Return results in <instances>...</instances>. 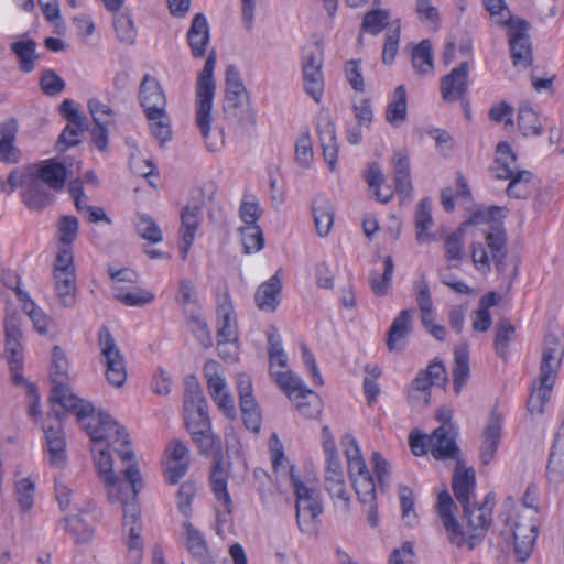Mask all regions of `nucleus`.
<instances>
[{
  "mask_svg": "<svg viewBox=\"0 0 564 564\" xmlns=\"http://www.w3.org/2000/svg\"><path fill=\"white\" fill-rule=\"evenodd\" d=\"M10 48L17 55L21 70L25 73L33 70L36 59V43L34 40L23 34L15 42L11 43Z\"/></svg>",
  "mask_w": 564,
  "mask_h": 564,
  "instance_id": "49",
  "label": "nucleus"
},
{
  "mask_svg": "<svg viewBox=\"0 0 564 564\" xmlns=\"http://www.w3.org/2000/svg\"><path fill=\"white\" fill-rule=\"evenodd\" d=\"M229 470L220 457H215L210 471V487L216 499V516L220 523L229 520L232 511V501L228 492Z\"/></svg>",
  "mask_w": 564,
  "mask_h": 564,
  "instance_id": "16",
  "label": "nucleus"
},
{
  "mask_svg": "<svg viewBox=\"0 0 564 564\" xmlns=\"http://www.w3.org/2000/svg\"><path fill=\"white\" fill-rule=\"evenodd\" d=\"M138 234L145 240L158 243L162 240V231L158 224L145 214H139L135 218Z\"/></svg>",
  "mask_w": 564,
  "mask_h": 564,
  "instance_id": "61",
  "label": "nucleus"
},
{
  "mask_svg": "<svg viewBox=\"0 0 564 564\" xmlns=\"http://www.w3.org/2000/svg\"><path fill=\"white\" fill-rule=\"evenodd\" d=\"M152 135L164 144L172 139L171 119L166 110L145 113Z\"/></svg>",
  "mask_w": 564,
  "mask_h": 564,
  "instance_id": "52",
  "label": "nucleus"
},
{
  "mask_svg": "<svg viewBox=\"0 0 564 564\" xmlns=\"http://www.w3.org/2000/svg\"><path fill=\"white\" fill-rule=\"evenodd\" d=\"M325 488L335 506L344 510L349 509L351 500L346 485L345 473L325 475Z\"/></svg>",
  "mask_w": 564,
  "mask_h": 564,
  "instance_id": "48",
  "label": "nucleus"
},
{
  "mask_svg": "<svg viewBox=\"0 0 564 564\" xmlns=\"http://www.w3.org/2000/svg\"><path fill=\"white\" fill-rule=\"evenodd\" d=\"M476 486V477L473 468H467L460 462L457 463L453 476V490L456 499L463 508L470 505V498Z\"/></svg>",
  "mask_w": 564,
  "mask_h": 564,
  "instance_id": "34",
  "label": "nucleus"
},
{
  "mask_svg": "<svg viewBox=\"0 0 564 564\" xmlns=\"http://www.w3.org/2000/svg\"><path fill=\"white\" fill-rule=\"evenodd\" d=\"M200 210L198 207H185L181 214L180 253L183 260L188 256L199 226Z\"/></svg>",
  "mask_w": 564,
  "mask_h": 564,
  "instance_id": "35",
  "label": "nucleus"
},
{
  "mask_svg": "<svg viewBox=\"0 0 564 564\" xmlns=\"http://www.w3.org/2000/svg\"><path fill=\"white\" fill-rule=\"evenodd\" d=\"M389 19L390 12L388 10H371L364 17L362 29L370 34H379L388 24Z\"/></svg>",
  "mask_w": 564,
  "mask_h": 564,
  "instance_id": "62",
  "label": "nucleus"
},
{
  "mask_svg": "<svg viewBox=\"0 0 564 564\" xmlns=\"http://www.w3.org/2000/svg\"><path fill=\"white\" fill-rule=\"evenodd\" d=\"M538 489L534 486L527 488L522 501L511 500L505 503L503 534L513 540V553L518 562H525L532 554L539 534Z\"/></svg>",
  "mask_w": 564,
  "mask_h": 564,
  "instance_id": "3",
  "label": "nucleus"
},
{
  "mask_svg": "<svg viewBox=\"0 0 564 564\" xmlns=\"http://www.w3.org/2000/svg\"><path fill=\"white\" fill-rule=\"evenodd\" d=\"M291 485L295 495L296 520L302 532H310L314 521L323 512L321 495L316 479L302 476L291 469Z\"/></svg>",
  "mask_w": 564,
  "mask_h": 564,
  "instance_id": "8",
  "label": "nucleus"
},
{
  "mask_svg": "<svg viewBox=\"0 0 564 564\" xmlns=\"http://www.w3.org/2000/svg\"><path fill=\"white\" fill-rule=\"evenodd\" d=\"M36 477H24L15 481L14 498L22 517L28 516L35 501Z\"/></svg>",
  "mask_w": 564,
  "mask_h": 564,
  "instance_id": "44",
  "label": "nucleus"
},
{
  "mask_svg": "<svg viewBox=\"0 0 564 564\" xmlns=\"http://www.w3.org/2000/svg\"><path fill=\"white\" fill-rule=\"evenodd\" d=\"M45 438V459L51 467L63 468L67 463L66 440L64 431L57 426H43Z\"/></svg>",
  "mask_w": 564,
  "mask_h": 564,
  "instance_id": "27",
  "label": "nucleus"
},
{
  "mask_svg": "<svg viewBox=\"0 0 564 564\" xmlns=\"http://www.w3.org/2000/svg\"><path fill=\"white\" fill-rule=\"evenodd\" d=\"M394 270L393 260L390 256L384 257L382 263V272L373 269L369 275V284L372 292L377 296H384L389 289L392 280Z\"/></svg>",
  "mask_w": 564,
  "mask_h": 564,
  "instance_id": "51",
  "label": "nucleus"
},
{
  "mask_svg": "<svg viewBox=\"0 0 564 564\" xmlns=\"http://www.w3.org/2000/svg\"><path fill=\"white\" fill-rule=\"evenodd\" d=\"M413 291L421 312L423 326L433 337L438 340H444L446 337V329L443 325L435 323L431 292L424 276H421L413 282Z\"/></svg>",
  "mask_w": 564,
  "mask_h": 564,
  "instance_id": "22",
  "label": "nucleus"
},
{
  "mask_svg": "<svg viewBox=\"0 0 564 564\" xmlns=\"http://www.w3.org/2000/svg\"><path fill=\"white\" fill-rule=\"evenodd\" d=\"M468 72L469 63L463 62L458 67L443 77L441 82V93L444 100L456 101L463 97L468 88Z\"/></svg>",
  "mask_w": 564,
  "mask_h": 564,
  "instance_id": "30",
  "label": "nucleus"
},
{
  "mask_svg": "<svg viewBox=\"0 0 564 564\" xmlns=\"http://www.w3.org/2000/svg\"><path fill=\"white\" fill-rule=\"evenodd\" d=\"M119 503L122 506L123 511V530L129 531V535L126 541L128 547V560L131 564H140L143 557V541L140 536L141 520L137 499H128Z\"/></svg>",
  "mask_w": 564,
  "mask_h": 564,
  "instance_id": "15",
  "label": "nucleus"
},
{
  "mask_svg": "<svg viewBox=\"0 0 564 564\" xmlns=\"http://www.w3.org/2000/svg\"><path fill=\"white\" fill-rule=\"evenodd\" d=\"M69 364L64 350L59 346H54L52 350V362L50 377L52 380L51 402L58 404L63 409L69 406L68 403H75L80 398L77 397L69 386Z\"/></svg>",
  "mask_w": 564,
  "mask_h": 564,
  "instance_id": "11",
  "label": "nucleus"
},
{
  "mask_svg": "<svg viewBox=\"0 0 564 564\" xmlns=\"http://www.w3.org/2000/svg\"><path fill=\"white\" fill-rule=\"evenodd\" d=\"M429 451L436 459H446L455 456L457 446L455 431L452 425H442L429 436Z\"/></svg>",
  "mask_w": 564,
  "mask_h": 564,
  "instance_id": "31",
  "label": "nucleus"
},
{
  "mask_svg": "<svg viewBox=\"0 0 564 564\" xmlns=\"http://www.w3.org/2000/svg\"><path fill=\"white\" fill-rule=\"evenodd\" d=\"M245 95V86L241 82L239 72L234 66H228L226 70V98L234 106H238Z\"/></svg>",
  "mask_w": 564,
  "mask_h": 564,
  "instance_id": "59",
  "label": "nucleus"
},
{
  "mask_svg": "<svg viewBox=\"0 0 564 564\" xmlns=\"http://www.w3.org/2000/svg\"><path fill=\"white\" fill-rule=\"evenodd\" d=\"M162 467L166 481L177 484L187 473L189 467V452L178 440L171 441L165 447L162 457Z\"/></svg>",
  "mask_w": 564,
  "mask_h": 564,
  "instance_id": "20",
  "label": "nucleus"
},
{
  "mask_svg": "<svg viewBox=\"0 0 564 564\" xmlns=\"http://www.w3.org/2000/svg\"><path fill=\"white\" fill-rule=\"evenodd\" d=\"M268 356H269V376L274 377L275 373H282L290 370L289 357L285 352L281 338L278 334L271 333L268 336Z\"/></svg>",
  "mask_w": 564,
  "mask_h": 564,
  "instance_id": "43",
  "label": "nucleus"
},
{
  "mask_svg": "<svg viewBox=\"0 0 564 564\" xmlns=\"http://www.w3.org/2000/svg\"><path fill=\"white\" fill-rule=\"evenodd\" d=\"M408 117V98L403 85H399L388 97L386 120L393 127H400Z\"/></svg>",
  "mask_w": 564,
  "mask_h": 564,
  "instance_id": "38",
  "label": "nucleus"
},
{
  "mask_svg": "<svg viewBox=\"0 0 564 564\" xmlns=\"http://www.w3.org/2000/svg\"><path fill=\"white\" fill-rule=\"evenodd\" d=\"M78 234V220L74 216H63L58 221V243L70 247Z\"/></svg>",
  "mask_w": 564,
  "mask_h": 564,
  "instance_id": "64",
  "label": "nucleus"
},
{
  "mask_svg": "<svg viewBox=\"0 0 564 564\" xmlns=\"http://www.w3.org/2000/svg\"><path fill=\"white\" fill-rule=\"evenodd\" d=\"M216 66V54L210 52L205 62L204 68L198 74L196 84V109L195 121L206 141L209 151H217L223 145L220 133L212 135V110L216 89L214 70Z\"/></svg>",
  "mask_w": 564,
  "mask_h": 564,
  "instance_id": "6",
  "label": "nucleus"
},
{
  "mask_svg": "<svg viewBox=\"0 0 564 564\" xmlns=\"http://www.w3.org/2000/svg\"><path fill=\"white\" fill-rule=\"evenodd\" d=\"M392 162L395 173V189L404 198H408L411 196L412 192L408 154L402 150L395 151L392 158Z\"/></svg>",
  "mask_w": 564,
  "mask_h": 564,
  "instance_id": "42",
  "label": "nucleus"
},
{
  "mask_svg": "<svg viewBox=\"0 0 564 564\" xmlns=\"http://www.w3.org/2000/svg\"><path fill=\"white\" fill-rule=\"evenodd\" d=\"M75 273L62 272L59 274H54L55 292L59 303L65 307H69L75 303Z\"/></svg>",
  "mask_w": 564,
  "mask_h": 564,
  "instance_id": "55",
  "label": "nucleus"
},
{
  "mask_svg": "<svg viewBox=\"0 0 564 564\" xmlns=\"http://www.w3.org/2000/svg\"><path fill=\"white\" fill-rule=\"evenodd\" d=\"M28 166L50 189L61 191L64 187L67 177L66 167L56 159L44 160Z\"/></svg>",
  "mask_w": 564,
  "mask_h": 564,
  "instance_id": "29",
  "label": "nucleus"
},
{
  "mask_svg": "<svg viewBox=\"0 0 564 564\" xmlns=\"http://www.w3.org/2000/svg\"><path fill=\"white\" fill-rule=\"evenodd\" d=\"M139 100L144 113L166 110V97L159 80L145 75L139 89Z\"/></svg>",
  "mask_w": 564,
  "mask_h": 564,
  "instance_id": "28",
  "label": "nucleus"
},
{
  "mask_svg": "<svg viewBox=\"0 0 564 564\" xmlns=\"http://www.w3.org/2000/svg\"><path fill=\"white\" fill-rule=\"evenodd\" d=\"M316 131L323 149L324 160L328 170L333 173L337 170L338 145L335 124L328 109H319L316 116Z\"/></svg>",
  "mask_w": 564,
  "mask_h": 564,
  "instance_id": "18",
  "label": "nucleus"
},
{
  "mask_svg": "<svg viewBox=\"0 0 564 564\" xmlns=\"http://www.w3.org/2000/svg\"><path fill=\"white\" fill-rule=\"evenodd\" d=\"M112 446L90 445L94 465L107 497L111 503L137 499L143 487L142 477L135 464L129 462L124 468V479L113 470Z\"/></svg>",
  "mask_w": 564,
  "mask_h": 564,
  "instance_id": "4",
  "label": "nucleus"
},
{
  "mask_svg": "<svg viewBox=\"0 0 564 564\" xmlns=\"http://www.w3.org/2000/svg\"><path fill=\"white\" fill-rule=\"evenodd\" d=\"M340 445L347 460L349 479L357 498L362 505L369 506L367 516L368 523L371 527H377L379 523V517L376 503V479L368 468L357 440L352 435H344L340 441Z\"/></svg>",
  "mask_w": 564,
  "mask_h": 564,
  "instance_id": "5",
  "label": "nucleus"
},
{
  "mask_svg": "<svg viewBox=\"0 0 564 564\" xmlns=\"http://www.w3.org/2000/svg\"><path fill=\"white\" fill-rule=\"evenodd\" d=\"M412 64L414 69L421 75H429L433 73L434 63L432 44L429 40H423L413 47Z\"/></svg>",
  "mask_w": 564,
  "mask_h": 564,
  "instance_id": "54",
  "label": "nucleus"
},
{
  "mask_svg": "<svg viewBox=\"0 0 564 564\" xmlns=\"http://www.w3.org/2000/svg\"><path fill=\"white\" fill-rule=\"evenodd\" d=\"M506 28L514 66H530L532 62V51L528 34V22L521 18L509 19Z\"/></svg>",
  "mask_w": 564,
  "mask_h": 564,
  "instance_id": "17",
  "label": "nucleus"
},
{
  "mask_svg": "<svg viewBox=\"0 0 564 564\" xmlns=\"http://www.w3.org/2000/svg\"><path fill=\"white\" fill-rule=\"evenodd\" d=\"M113 29L117 39L123 43L131 45L137 37V28L129 12H117L113 14Z\"/></svg>",
  "mask_w": 564,
  "mask_h": 564,
  "instance_id": "56",
  "label": "nucleus"
},
{
  "mask_svg": "<svg viewBox=\"0 0 564 564\" xmlns=\"http://www.w3.org/2000/svg\"><path fill=\"white\" fill-rule=\"evenodd\" d=\"M11 278L12 282L8 284V286L14 289L17 297L22 305V310L31 319L35 332L41 336L53 335L56 327L53 317L45 313L25 291L19 288V285H13V280H18L17 275H12Z\"/></svg>",
  "mask_w": 564,
  "mask_h": 564,
  "instance_id": "23",
  "label": "nucleus"
},
{
  "mask_svg": "<svg viewBox=\"0 0 564 564\" xmlns=\"http://www.w3.org/2000/svg\"><path fill=\"white\" fill-rule=\"evenodd\" d=\"M492 173L499 180H509L507 193L510 197L520 198L527 196L529 192L528 183L532 174L529 171L518 169L516 154L507 141H501L497 144Z\"/></svg>",
  "mask_w": 564,
  "mask_h": 564,
  "instance_id": "9",
  "label": "nucleus"
},
{
  "mask_svg": "<svg viewBox=\"0 0 564 564\" xmlns=\"http://www.w3.org/2000/svg\"><path fill=\"white\" fill-rule=\"evenodd\" d=\"M334 206L325 196H318L313 203V217L316 232L319 237H326L334 224Z\"/></svg>",
  "mask_w": 564,
  "mask_h": 564,
  "instance_id": "40",
  "label": "nucleus"
},
{
  "mask_svg": "<svg viewBox=\"0 0 564 564\" xmlns=\"http://www.w3.org/2000/svg\"><path fill=\"white\" fill-rule=\"evenodd\" d=\"M8 194L21 189L22 200L30 209L41 210L53 202V196L45 184L29 166L14 169L8 176Z\"/></svg>",
  "mask_w": 564,
  "mask_h": 564,
  "instance_id": "10",
  "label": "nucleus"
},
{
  "mask_svg": "<svg viewBox=\"0 0 564 564\" xmlns=\"http://www.w3.org/2000/svg\"><path fill=\"white\" fill-rule=\"evenodd\" d=\"M15 126L13 123H4L0 126V161L7 163H15L20 155L14 148Z\"/></svg>",
  "mask_w": 564,
  "mask_h": 564,
  "instance_id": "53",
  "label": "nucleus"
},
{
  "mask_svg": "<svg viewBox=\"0 0 564 564\" xmlns=\"http://www.w3.org/2000/svg\"><path fill=\"white\" fill-rule=\"evenodd\" d=\"M187 42L194 57L200 58L206 55L209 44V24L203 13L194 15L187 32Z\"/></svg>",
  "mask_w": 564,
  "mask_h": 564,
  "instance_id": "32",
  "label": "nucleus"
},
{
  "mask_svg": "<svg viewBox=\"0 0 564 564\" xmlns=\"http://www.w3.org/2000/svg\"><path fill=\"white\" fill-rule=\"evenodd\" d=\"M469 378V354L466 344H458L454 348L453 384L456 393H459Z\"/></svg>",
  "mask_w": 564,
  "mask_h": 564,
  "instance_id": "45",
  "label": "nucleus"
},
{
  "mask_svg": "<svg viewBox=\"0 0 564 564\" xmlns=\"http://www.w3.org/2000/svg\"><path fill=\"white\" fill-rule=\"evenodd\" d=\"M501 438V422L498 417H490L485 426L481 441L479 458L484 465H488L494 459Z\"/></svg>",
  "mask_w": 564,
  "mask_h": 564,
  "instance_id": "37",
  "label": "nucleus"
},
{
  "mask_svg": "<svg viewBox=\"0 0 564 564\" xmlns=\"http://www.w3.org/2000/svg\"><path fill=\"white\" fill-rule=\"evenodd\" d=\"M271 379L289 400H295L296 397H305L311 393V389H308L305 382L292 370L275 373Z\"/></svg>",
  "mask_w": 564,
  "mask_h": 564,
  "instance_id": "41",
  "label": "nucleus"
},
{
  "mask_svg": "<svg viewBox=\"0 0 564 564\" xmlns=\"http://www.w3.org/2000/svg\"><path fill=\"white\" fill-rule=\"evenodd\" d=\"M501 213L498 207H488L479 209L473 214L470 219L464 223L458 230L452 232L445 240V256L449 262H458L463 257L464 235L469 226L484 225L481 231L486 235V242L490 249L492 259L499 272L507 279L512 280L518 274L519 259L513 257L502 259L506 246V232L500 223L496 221V216Z\"/></svg>",
  "mask_w": 564,
  "mask_h": 564,
  "instance_id": "1",
  "label": "nucleus"
},
{
  "mask_svg": "<svg viewBox=\"0 0 564 564\" xmlns=\"http://www.w3.org/2000/svg\"><path fill=\"white\" fill-rule=\"evenodd\" d=\"M272 466L278 474H288L291 477V469L294 470L284 455V448L278 435L273 433L269 440Z\"/></svg>",
  "mask_w": 564,
  "mask_h": 564,
  "instance_id": "60",
  "label": "nucleus"
},
{
  "mask_svg": "<svg viewBox=\"0 0 564 564\" xmlns=\"http://www.w3.org/2000/svg\"><path fill=\"white\" fill-rule=\"evenodd\" d=\"M516 340V329L507 319L500 321L497 326L495 348L498 355L505 356L509 344Z\"/></svg>",
  "mask_w": 564,
  "mask_h": 564,
  "instance_id": "63",
  "label": "nucleus"
},
{
  "mask_svg": "<svg viewBox=\"0 0 564 564\" xmlns=\"http://www.w3.org/2000/svg\"><path fill=\"white\" fill-rule=\"evenodd\" d=\"M68 404L65 410L76 415L80 429L90 440V445L110 444L122 462L132 460L133 452L124 426L109 413L95 409L89 401L82 398Z\"/></svg>",
  "mask_w": 564,
  "mask_h": 564,
  "instance_id": "2",
  "label": "nucleus"
},
{
  "mask_svg": "<svg viewBox=\"0 0 564 564\" xmlns=\"http://www.w3.org/2000/svg\"><path fill=\"white\" fill-rule=\"evenodd\" d=\"M182 535L187 552L198 564H216V556L209 549L202 531L186 521L182 528Z\"/></svg>",
  "mask_w": 564,
  "mask_h": 564,
  "instance_id": "26",
  "label": "nucleus"
},
{
  "mask_svg": "<svg viewBox=\"0 0 564 564\" xmlns=\"http://www.w3.org/2000/svg\"><path fill=\"white\" fill-rule=\"evenodd\" d=\"M113 296L128 306H142L153 301L151 292L132 285L112 286Z\"/></svg>",
  "mask_w": 564,
  "mask_h": 564,
  "instance_id": "50",
  "label": "nucleus"
},
{
  "mask_svg": "<svg viewBox=\"0 0 564 564\" xmlns=\"http://www.w3.org/2000/svg\"><path fill=\"white\" fill-rule=\"evenodd\" d=\"M280 272L281 270H278L269 280L261 283L256 291V305L262 312H274L279 305V295L282 290Z\"/></svg>",
  "mask_w": 564,
  "mask_h": 564,
  "instance_id": "33",
  "label": "nucleus"
},
{
  "mask_svg": "<svg viewBox=\"0 0 564 564\" xmlns=\"http://www.w3.org/2000/svg\"><path fill=\"white\" fill-rule=\"evenodd\" d=\"M564 350L561 341L554 337H546L542 352L541 373L538 382L533 383L528 400V410L532 414H540L551 398L556 372L560 368Z\"/></svg>",
  "mask_w": 564,
  "mask_h": 564,
  "instance_id": "7",
  "label": "nucleus"
},
{
  "mask_svg": "<svg viewBox=\"0 0 564 564\" xmlns=\"http://www.w3.org/2000/svg\"><path fill=\"white\" fill-rule=\"evenodd\" d=\"M217 339L238 340L237 318L228 299H224L217 307Z\"/></svg>",
  "mask_w": 564,
  "mask_h": 564,
  "instance_id": "39",
  "label": "nucleus"
},
{
  "mask_svg": "<svg viewBox=\"0 0 564 564\" xmlns=\"http://www.w3.org/2000/svg\"><path fill=\"white\" fill-rule=\"evenodd\" d=\"M303 89L316 104H321L325 90L323 58L315 53H307L302 59Z\"/></svg>",
  "mask_w": 564,
  "mask_h": 564,
  "instance_id": "21",
  "label": "nucleus"
},
{
  "mask_svg": "<svg viewBox=\"0 0 564 564\" xmlns=\"http://www.w3.org/2000/svg\"><path fill=\"white\" fill-rule=\"evenodd\" d=\"M204 375L209 395L219 411L228 419L236 417L235 400L226 379L220 373L219 364L215 360L206 361L204 365Z\"/></svg>",
  "mask_w": 564,
  "mask_h": 564,
  "instance_id": "14",
  "label": "nucleus"
},
{
  "mask_svg": "<svg viewBox=\"0 0 564 564\" xmlns=\"http://www.w3.org/2000/svg\"><path fill=\"white\" fill-rule=\"evenodd\" d=\"M6 329V354L14 383L23 382V345L22 330L20 324L14 318H8L4 324Z\"/></svg>",
  "mask_w": 564,
  "mask_h": 564,
  "instance_id": "19",
  "label": "nucleus"
},
{
  "mask_svg": "<svg viewBox=\"0 0 564 564\" xmlns=\"http://www.w3.org/2000/svg\"><path fill=\"white\" fill-rule=\"evenodd\" d=\"M365 178L369 188L373 192V195L379 202L388 203L391 199L393 195L392 189L390 187L381 188L383 175L377 163H371L368 166L365 173Z\"/></svg>",
  "mask_w": 564,
  "mask_h": 564,
  "instance_id": "57",
  "label": "nucleus"
},
{
  "mask_svg": "<svg viewBox=\"0 0 564 564\" xmlns=\"http://www.w3.org/2000/svg\"><path fill=\"white\" fill-rule=\"evenodd\" d=\"M415 311L405 308L392 319L387 332V347L389 351L401 352L405 349L408 339L414 329Z\"/></svg>",
  "mask_w": 564,
  "mask_h": 564,
  "instance_id": "24",
  "label": "nucleus"
},
{
  "mask_svg": "<svg viewBox=\"0 0 564 564\" xmlns=\"http://www.w3.org/2000/svg\"><path fill=\"white\" fill-rule=\"evenodd\" d=\"M240 237L246 254L261 251L264 247V237L259 226H241Z\"/></svg>",
  "mask_w": 564,
  "mask_h": 564,
  "instance_id": "58",
  "label": "nucleus"
},
{
  "mask_svg": "<svg viewBox=\"0 0 564 564\" xmlns=\"http://www.w3.org/2000/svg\"><path fill=\"white\" fill-rule=\"evenodd\" d=\"M185 425L200 452H209L215 445L208 416L207 402L184 401Z\"/></svg>",
  "mask_w": 564,
  "mask_h": 564,
  "instance_id": "12",
  "label": "nucleus"
},
{
  "mask_svg": "<svg viewBox=\"0 0 564 564\" xmlns=\"http://www.w3.org/2000/svg\"><path fill=\"white\" fill-rule=\"evenodd\" d=\"M98 341L108 383L116 388L122 387L127 380L126 361L108 328L99 330Z\"/></svg>",
  "mask_w": 564,
  "mask_h": 564,
  "instance_id": "13",
  "label": "nucleus"
},
{
  "mask_svg": "<svg viewBox=\"0 0 564 564\" xmlns=\"http://www.w3.org/2000/svg\"><path fill=\"white\" fill-rule=\"evenodd\" d=\"M455 505L449 494L446 490L438 492L436 511L446 529L449 541L457 545L464 546L467 541V534L460 530L458 522L454 517Z\"/></svg>",
  "mask_w": 564,
  "mask_h": 564,
  "instance_id": "25",
  "label": "nucleus"
},
{
  "mask_svg": "<svg viewBox=\"0 0 564 564\" xmlns=\"http://www.w3.org/2000/svg\"><path fill=\"white\" fill-rule=\"evenodd\" d=\"M564 473V415L555 435L549 456L547 475L551 480H556Z\"/></svg>",
  "mask_w": 564,
  "mask_h": 564,
  "instance_id": "47",
  "label": "nucleus"
},
{
  "mask_svg": "<svg viewBox=\"0 0 564 564\" xmlns=\"http://www.w3.org/2000/svg\"><path fill=\"white\" fill-rule=\"evenodd\" d=\"M464 509V514L467 519L468 525L474 533L465 532L467 534L468 541L465 545H468L469 549L474 547L473 540L478 535L482 534V532L489 527L491 522V509L488 503H484L481 506L470 507V505L466 506Z\"/></svg>",
  "mask_w": 564,
  "mask_h": 564,
  "instance_id": "36",
  "label": "nucleus"
},
{
  "mask_svg": "<svg viewBox=\"0 0 564 564\" xmlns=\"http://www.w3.org/2000/svg\"><path fill=\"white\" fill-rule=\"evenodd\" d=\"M432 225V202L430 198H424L420 202L415 213L416 239L419 242L424 243L435 239L434 234L431 232Z\"/></svg>",
  "mask_w": 564,
  "mask_h": 564,
  "instance_id": "46",
  "label": "nucleus"
}]
</instances>
